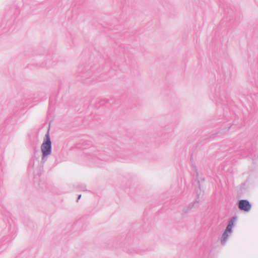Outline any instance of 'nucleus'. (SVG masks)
Here are the masks:
<instances>
[{
  "instance_id": "nucleus-6",
  "label": "nucleus",
  "mask_w": 258,
  "mask_h": 258,
  "mask_svg": "<svg viewBox=\"0 0 258 258\" xmlns=\"http://www.w3.org/2000/svg\"><path fill=\"white\" fill-rule=\"evenodd\" d=\"M199 201L196 200L194 203L189 204L187 207L183 209V212L184 213H187Z\"/></svg>"
},
{
  "instance_id": "nucleus-1",
  "label": "nucleus",
  "mask_w": 258,
  "mask_h": 258,
  "mask_svg": "<svg viewBox=\"0 0 258 258\" xmlns=\"http://www.w3.org/2000/svg\"><path fill=\"white\" fill-rule=\"evenodd\" d=\"M51 141L49 135V130L45 135L43 143L41 146V151L42 154L41 162L44 163L47 159V156L51 153Z\"/></svg>"
},
{
  "instance_id": "nucleus-9",
  "label": "nucleus",
  "mask_w": 258,
  "mask_h": 258,
  "mask_svg": "<svg viewBox=\"0 0 258 258\" xmlns=\"http://www.w3.org/2000/svg\"><path fill=\"white\" fill-rule=\"evenodd\" d=\"M81 195H80L79 196H78V199L77 200V202H78V200L81 198Z\"/></svg>"
},
{
  "instance_id": "nucleus-8",
  "label": "nucleus",
  "mask_w": 258,
  "mask_h": 258,
  "mask_svg": "<svg viewBox=\"0 0 258 258\" xmlns=\"http://www.w3.org/2000/svg\"><path fill=\"white\" fill-rule=\"evenodd\" d=\"M34 164V159H31L30 161V163L29 164V166H30L31 165H32V166H33Z\"/></svg>"
},
{
  "instance_id": "nucleus-7",
  "label": "nucleus",
  "mask_w": 258,
  "mask_h": 258,
  "mask_svg": "<svg viewBox=\"0 0 258 258\" xmlns=\"http://www.w3.org/2000/svg\"><path fill=\"white\" fill-rule=\"evenodd\" d=\"M78 188L82 191H87L86 186L85 184H80L78 186Z\"/></svg>"
},
{
  "instance_id": "nucleus-4",
  "label": "nucleus",
  "mask_w": 258,
  "mask_h": 258,
  "mask_svg": "<svg viewBox=\"0 0 258 258\" xmlns=\"http://www.w3.org/2000/svg\"><path fill=\"white\" fill-rule=\"evenodd\" d=\"M238 208L244 212H249L251 208V205L249 202L247 200H241L238 203Z\"/></svg>"
},
{
  "instance_id": "nucleus-2",
  "label": "nucleus",
  "mask_w": 258,
  "mask_h": 258,
  "mask_svg": "<svg viewBox=\"0 0 258 258\" xmlns=\"http://www.w3.org/2000/svg\"><path fill=\"white\" fill-rule=\"evenodd\" d=\"M237 220V217L234 216L232 217L228 221V224L227 225L225 231L222 235L221 243L222 244H224L227 239H228L229 234L232 232V228L234 226V223Z\"/></svg>"
},
{
  "instance_id": "nucleus-3",
  "label": "nucleus",
  "mask_w": 258,
  "mask_h": 258,
  "mask_svg": "<svg viewBox=\"0 0 258 258\" xmlns=\"http://www.w3.org/2000/svg\"><path fill=\"white\" fill-rule=\"evenodd\" d=\"M85 153L90 158L95 156L98 157V158H100L101 160H106L108 159L107 157H104L103 155L99 153V151L96 150V147L94 146L91 147L89 149H87Z\"/></svg>"
},
{
  "instance_id": "nucleus-5",
  "label": "nucleus",
  "mask_w": 258,
  "mask_h": 258,
  "mask_svg": "<svg viewBox=\"0 0 258 258\" xmlns=\"http://www.w3.org/2000/svg\"><path fill=\"white\" fill-rule=\"evenodd\" d=\"M199 201L196 200L194 203L189 204L187 207L183 209V212L184 213H187Z\"/></svg>"
}]
</instances>
